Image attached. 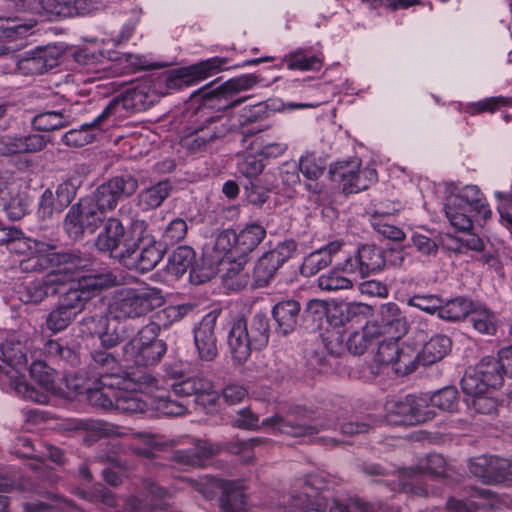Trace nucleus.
Wrapping results in <instances>:
<instances>
[{
  "label": "nucleus",
  "instance_id": "43",
  "mask_svg": "<svg viewBox=\"0 0 512 512\" xmlns=\"http://www.w3.org/2000/svg\"><path fill=\"white\" fill-rule=\"evenodd\" d=\"M247 497L237 486L228 484L220 498V512H247Z\"/></svg>",
  "mask_w": 512,
  "mask_h": 512
},
{
  "label": "nucleus",
  "instance_id": "12",
  "mask_svg": "<svg viewBox=\"0 0 512 512\" xmlns=\"http://www.w3.org/2000/svg\"><path fill=\"white\" fill-rule=\"evenodd\" d=\"M296 252L297 243L293 239H287L264 253L256 262L253 270L255 285L258 287L267 286L278 269Z\"/></svg>",
  "mask_w": 512,
  "mask_h": 512
},
{
  "label": "nucleus",
  "instance_id": "36",
  "mask_svg": "<svg viewBox=\"0 0 512 512\" xmlns=\"http://www.w3.org/2000/svg\"><path fill=\"white\" fill-rule=\"evenodd\" d=\"M244 258L227 260L221 263V272L224 285L231 290H240L250 281L249 271L245 269Z\"/></svg>",
  "mask_w": 512,
  "mask_h": 512
},
{
  "label": "nucleus",
  "instance_id": "23",
  "mask_svg": "<svg viewBox=\"0 0 512 512\" xmlns=\"http://www.w3.org/2000/svg\"><path fill=\"white\" fill-rule=\"evenodd\" d=\"M62 55L56 46L39 48L15 62L17 69L25 75H39L56 67Z\"/></svg>",
  "mask_w": 512,
  "mask_h": 512
},
{
  "label": "nucleus",
  "instance_id": "4",
  "mask_svg": "<svg viewBox=\"0 0 512 512\" xmlns=\"http://www.w3.org/2000/svg\"><path fill=\"white\" fill-rule=\"evenodd\" d=\"M164 302V295L159 288H125L116 292L109 311L115 319H136L161 307Z\"/></svg>",
  "mask_w": 512,
  "mask_h": 512
},
{
  "label": "nucleus",
  "instance_id": "34",
  "mask_svg": "<svg viewBox=\"0 0 512 512\" xmlns=\"http://www.w3.org/2000/svg\"><path fill=\"white\" fill-rule=\"evenodd\" d=\"M380 330L376 324L368 323L361 330L352 332L346 340V348L353 355L364 354L370 346L379 342Z\"/></svg>",
  "mask_w": 512,
  "mask_h": 512
},
{
  "label": "nucleus",
  "instance_id": "41",
  "mask_svg": "<svg viewBox=\"0 0 512 512\" xmlns=\"http://www.w3.org/2000/svg\"><path fill=\"white\" fill-rule=\"evenodd\" d=\"M451 340L445 335H436L420 350L421 364L431 365L441 360L451 349Z\"/></svg>",
  "mask_w": 512,
  "mask_h": 512
},
{
  "label": "nucleus",
  "instance_id": "50",
  "mask_svg": "<svg viewBox=\"0 0 512 512\" xmlns=\"http://www.w3.org/2000/svg\"><path fill=\"white\" fill-rule=\"evenodd\" d=\"M473 303L465 298H455L440 304L439 317L448 321H460L469 316L472 311Z\"/></svg>",
  "mask_w": 512,
  "mask_h": 512
},
{
  "label": "nucleus",
  "instance_id": "37",
  "mask_svg": "<svg viewBox=\"0 0 512 512\" xmlns=\"http://www.w3.org/2000/svg\"><path fill=\"white\" fill-rule=\"evenodd\" d=\"M39 4L50 15L72 17L89 11L87 0H39Z\"/></svg>",
  "mask_w": 512,
  "mask_h": 512
},
{
  "label": "nucleus",
  "instance_id": "28",
  "mask_svg": "<svg viewBox=\"0 0 512 512\" xmlns=\"http://www.w3.org/2000/svg\"><path fill=\"white\" fill-rule=\"evenodd\" d=\"M29 207V198L26 192L21 191L18 186L7 185L0 188V210L10 220L23 218Z\"/></svg>",
  "mask_w": 512,
  "mask_h": 512
},
{
  "label": "nucleus",
  "instance_id": "52",
  "mask_svg": "<svg viewBox=\"0 0 512 512\" xmlns=\"http://www.w3.org/2000/svg\"><path fill=\"white\" fill-rule=\"evenodd\" d=\"M287 64L289 70H318L321 67V60L313 55L308 56L306 50L296 49L286 55L283 60Z\"/></svg>",
  "mask_w": 512,
  "mask_h": 512
},
{
  "label": "nucleus",
  "instance_id": "26",
  "mask_svg": "<svg viewBox=\"0 0 512 512\" xmlns=\"http://www.w3.org/2000/svg\"><path fill=\"white\" fill-rule=\"evenodd\" d=\"M302 492L297 494L296 492L292 495V502L289 507H286L284 512H325L323 503L318 498V489L313 487L311 481L303 482L301 486ZM330 512H348L345 505L334 503L330 507Z\"/></svg>",
  "mask_w": 512,
  "mask_h": 512
},
{
  "label": "nucleus",
  "instance_id": "11",
  "mask_svg": "<svg viewBox=\"0 0 512 512\" xmlns=\"http://www.w3.org/2000/svg\"><path fill=\"white\" fill-rule=\"evenodd\" d=\"M334 182L341 184L345 194L359 193L366 190L377 179L374 169L361 168L360 160L342 161L330 169Z\"/></svg>",
  "mask_w": 512,
  "mask_h": 512
},
{
  "label": "nucleus",
  "instance_id": "13",
  "mask_svg": "<svg viewBox=\"0 0 512 512\" xmlns=\"http://www.w3.org/2000/svg\"><path fill=\"white\" fill-rule=\"evenodd\" d=\"M386 264L384 251L370 244L362 245L357 251L339 263V269L347 274L366 278L381 271Z\"/></svg>",
  "mask_w": 512,
  "mask_h": 512
},
{
  "label": "nucleus",
  "instance_id": "1",
  "mask_svg": "<svg viewBox=\"0 0 512 512\" xmlns=\"http://www.w3.org/2000/svg\"><path fill=\"white\" fill-rule=\"evenodd\" d=\"M0 376L18 395L24 399L45 404L49 401L47 392L62 393L63 387L56 382L57 373L43 361H35L29 371L31 377L45 390L41 391L29 385L24 376L27 370V358L21 345L5 342L0 346Z\"/></svg>",
  "mask_w": 512,
  "mask_h": 512
},
{
  "label": "nucleus",
  "instance_id": "8",
  "mask_svg": "<svg viewBox=\"0 0 512 512\" xmlns=\"http://www.w3.org/2000/svg\"><path fill=\"white\" fill-rule=\"evenodd\" d=\"M305 410L289 411L285 416L275 415L263 420L262 425L271 427L274 431L293 437H303L317 434L326 429H335L337 423L333 420L319 422L313 420Z\"/></svg>",
  "mask_w": 512,
  "mask_h": 512
},
{
  "label": "nucleus",
  "instance_id": "35",
  "mask_svg": "<svg viewBox=\"0 0 512 512\" xmlns=\"http://www.w3.org/2000/svg\"><path fill=\"white\" fill-rule=\"evenodd\" d=\"M55 245L48 243V248L42 252H32L26 255L19 263V269L22 272H42L54 267L59 263L61 253L55 252Z\"/></svg>",
  "mask_w": 512,
  "mask_h": 512
},
{
  "label": "nucleus",
  "instance_id": "17",
  "mask_svg": "<svg viewBox=\"0 0 512 512\" xmlns=\"http://www.w3.org/2000/svg\"><path fill=\"white\" fill-rule=\"evenodd\" d=\"M59 258V263L42 278L49 296L57 294L65 284L76 282V273L85 266L84 260L75 254L61 253Z\"/></svg>",
  "mask_w": 512,
  "mask_h": 512
},
{
  "label": "nucleus",
  "instance_id": "20",
  "mask_svg": "<svg viewBox=\"0 0 512 512\" xmlns=\"http://www.w3.org/2000/svg\"><path fill=\"white\" fill-rule=\"evenodd\" d=\"M217 318L218 315L215 312L206 314L193 331L198 355L204 361H212L218 355L215 333Z\"/></svg>",
  "mask_w": 512,
  "mask_h": 512
},
{
  "label": "nucleus",
  "instance_id": "25",
  "mask_svg": "<svg viewBox=\"0 0 512 512\" xmlns=\"http://www.w3.org/2000/svg\"><path fill=\"white\" fill-rule=\"evenodd\" d=\"M121 379L118 376L101 375L94 378L87 392V400L103 409L114 408Z\"/></svg>",
  "mask_w": 512,
  "mask_h": 512
},
{
  "label": "nucleus",
  "instance_id": "21",
  "mask_svg": "<svg viewBox=\"0 0 512 512\" xmlns=\"http://www.w3.org/2000/svg\"><path fill=\"white\" fill-rule=\"evenodd\" d=\"M33 27V23L23 22L18 17L0 16V56L13 55L18 51V41L26 38Z\"/></svg>",
  "mask_w": 512,
  "mask_h": 512
},
{
  "label": "nucleus",
  "instance_id": "60",
  "mask_svg": "<svg viewBox=\"0 0 512 512\" xmlns=\"http://www.w3.org/2000/svg\"><path fill=\"white\" fill-rule=\"evenodd\" d=\"M390 218V214L379 212L376 210L372 214V226L378 233L382 234L384 237L388 239L394 241L403 240L405 238L404 232L400 228L386 221L389 220Z\"/></svg>",
  "mask_w": 512,
  "mask_h": 512
},
{
  "label": "nucleus",
  "instance_id": "55",
  "mask_svg": "<svg viewBox=\"0 0 512 512\" xmlns=\"http://www.w3.org/2000/svg\"><path fill=\"white\" fill-rule=\"evenodd\" d=\"M114 408L126 413H142L146 411L147 404L137 392L119 387Z\"/></svg>",
  "mask_w": 512,
  "mask_h": 512
},
{
  "label": "nucleus",
  "instance_id": "38",
  "mask_svg": "<svg viewBox=\"0 0 512 512\" xmlns=\"http://www.w3.org/2000/svg\"><path fill=\"white\" fill-rule=\"evenodd\" d=\"M171 185L167 181H160L157 184L143 189L137 196L138 206L143 211L158 208L171 192Z\"/></svg>",
  "mask_w": 512,
  "mask_h": 512
},
{
  "label": "nucleus",
  "instance_id": "33",
  "mask_svg": "<svg viewBox=\"0 0 512 512\" xmlns=\"http://www.w3.org/2000/svg\"><path fill=\"white\" fill-rule=\"evenodd\" d=\"M326 163L320 157L313 153H307L299 159V171L309 181L306 188L315 194H319L323 190V185L317 180L323 175Z\"/></svg>",
  "mask_w": 512,
  "mask_h": 512
},
{
  "label": "nucleus",
  "instance_id": "29",
  "mask_svg": "<svg viewBox=\"0 0 512 512\" xmlns=\"http://www.w3.org/2000/svg\"><path fill=\"white\" fill-rule=\"evenodd\" d=\"M343 242L332 241L326 246L311 252L304 258L300 267L301 274L306 277L317 274L320 270L328 267L332 263L334 255L342 248Z\"/></svg>",
  "mask_w": 512,
  "mask_h": 512
},
{
  "label": "nucleus",
  "instance_id": "9",
  "mask_svg": "<svg viewBox=\"0 0 512 512\" xmlns=\"http://www.w3.org/2000/svg\"><path fill=\"white\" fill-rule=\"evenodd\" d=\"M137 189V178L128 173L120 174L98 186L89 199L106 213L114 210L121 199L132 196Z\"/></svg>",
  "mask_w": 512,
  "mask_h": 512
},
{
  "label": "nucleus",
  "instance_id": "32",
  "mask_svg": "<svg viewBox=\"0 0 512 512\" xmlns=\"http://www.w3.org/2000/svg\"><path fill=\"white\" fill-rule=\"evenodd\" d=\"M300 311V304L295 300L281 301L274 306L272 314L283 335H288L297 329Z\"/></svg>",
  "mask_w": 512,
  "mask_h": 512
},
{
  "label": "nucleus",
  "instance_id": "2",
  "mask_svg": "<svg viewBox=\"0 0 512 512\" xmlns=\"http://www.w3.org/2000/svg\"><path fill=\"white\" fill-rule=\"evenodd\" d=\"M269 336V318L263 313H256L250 320L234 319L227 340L232 358L238 363L245 362L252 350H261L268 344Z\"/></svg>",
  "mask_w": 512,
  "mask_h": 512
},
{
  "label": "nucleus",
  "instance_id": "63",
  "mask_svg": "<svg viewBox=\"0 0 512 512\" xmlns=\"http://www.w3.org/2000/svg\"><path fill=\"white\" fill-rule=\"evenodd\" d=\"M102 122L96 124V119L90 124L82 125L81 129H73L67 132L62 140L67 146L83 147L91 143L94 139L93 134L89 132L90 128L98 127Z\"/></svg>",
  "mask_w": 512,
  "mask_h": 512
},
{
  "label": "nucleus",
  "instance_id": "19",
  "mask_svg": "<svg viewBox=\"0 0 512 512\" xmlns=\"http://www.w3.org/2000/svg\"><path fill=\"white\" fill-rule=\"evenodd\" d=\"M125 229L117 218H108L104 222L103 230L97 236L95 246L101 252L108 253L111 257L122 261L125 255L124 241Z\"/></svg>",
  "mask_w": 512,
  "mask_h": 512
},
{
  "label": "nucleus",
  "instance_id": "14",
  "mask_svg": "<svg viewBox=\"0 0 512 512\" xmlns=\"http://www.w3.org/2000/svg\"><path fill=\"white\" fill-rule=\"evenodd\" d=\"M429 474L433 477H446L447 466L445 459L440 454H429L420 459L415 467L402 469L400 473L402 489L419 496H426L427 489L416 484L418 476Z\"/></svg>",
  "mask_w": 512,
  "mask_h": 512
},
{
  "label": "nucleus",
  "instance_id": "3",
  "mask_svg": "<svg viewBox=\"0 0 512 512\" xmlns=\"http://www.w3.org/2000/svg\"><path fill=\"white\" fill-rule=\"evenodd\" d=\"M131 228L136 239L125 244V255L120 263L128 269H135L141 273L149 272L162 260L164 250L148 231L146 221L136 219L132 222Z\"/></svg>",
  "mask_w": 512,
  "mask_h": 512
},
{
  "label": "nucleus",
  "instance_id": "42",
  "mask_svg": "<svg viewBox=\"0 0 512 512\" xmlns=\"http://www.w3.org/2000/svg\"><path fill=\"white\" fill-rule=\"evenodd\" d=\"M412 395L400 400L391 399L385 403L386 420L394 425H410Z\"/></svg>",
  "mask_w": 512,
  "mask_h": 512
},
{
  "label": "nucleus",
  "instance_id": "51",
  "mask_svg": "<svg viewBox=\"0 0 512 512\" xmlns=\"http://www.w3.org/2000/svg\"><path fill=\"white\" fill-rule=\"evenodd\" d=\"M87 221V216L83 208L79 207L78 202L68 211L64 220V229L71 238L79 239L85 232H87Z\"/></svg>",
  "mask_w": 512,
  "mask_h": 512
},
{
  "label": "nucleus",
  "instance_id": "59",
  "mask_svg": "<svg viewBox=\"0 0 512 512\" xmlns=\"http://www.w3.org/2000/svg\"><path fill=\"white\" fill-rule=\"evenodd\" d=\"M461 385L463 392L471 397L479 394H490L493 391L484 377L480 376L476 367L472 372L464 375Z\"/></svg>",
  "mask_w": 512,
  "mask_h": 512
},
{
  "label": "nucleus",
  "instance_id": "10",
  "mask_svg": "<svg viewBox=\"0 0 512 512\" xmlns=\"http://www.w3.org/2000/svg\"><path fill=\"white\" fill-rule=\"evenodd\" d=\"M158 95L147 84H140L123 92L120 96L113 98L104 108L102 113L96 117V124L103 122L110 115L115 113L141 112L154 105Z\"/></svg>",
  "mask_w": 512,
  "mask_h": 512
},
{
  "label": "nucleus",
  "instance_id": "64",
  "mask_svg": "<svg viewBox=\"0 0 512 512\" xmlns=\"http://www.w3.org/2000/svg\"><path fill=\"white\" fill-rule=\"evenodd\" d=\"M187 231V222L182 218H175L165 227L162 240L166 245H174L185 238Z\"/></svg>",
  "mask_w": 512,
  "mask_h": 512
},
{
  "label": "nucleus",
  "instance_id": "16",
  "mask_svg": "<svg viewBox=\"0 0 512 512\" xmlns=\"http://www.w3.org/2000/svg\"><path fill=\"white\" fill-rule=\"evenodd\" d=\"M167 388H170L175 396L197 398L206 396L209 404H215L219 395L214 390L213 383L202 376L185 378L181 372H172L165 380Z\"/></svg>",
  "mask_w": 512,
  "mask_h": 512
},
{
  "label": "nucleus",
  "instance_id": "46",
  "mask_svg": "<svg viewBox=\"0 0 512 512\" xmlns=\"http://www.w3.org/2000/svg\"><path fill=\"white\" fill-rule=\"evenodd\" d=\"M191 308L188 305H171L153 315L152 321L146 326H155V334H159L161 327L167 328L172 323L180 321Z\"/></svg>",
  "mask_w": 512,
  "mask_h": 512
},
{
  "label": "nucleus",
  "instance_id": "5",
  "mask_svg": "<svg viewBox=\"0 0 512 512\" xmlns=\"http://www.w3.org/2000/svg\"><path fill=\"white\" fill-rule=\"evenodd\" d=\"M472 212L482 214L484 217L491 213L477 186L467 185L447 198L445 214L450 224L456 229L466 231L472 228Z\"/></svg>",
  "mask_w": 512,
  "mask_h": 512
},
{
  "label": "nucleus",
  "instance_id": "56",
  "mask_svg": "<svg viewBox=\"0 0 512 512\" xmlns=\"http://www.w3.org/2000/svg\"><path fill=\"white\" fill-rule=\"evenodd\" d=\"M470 321L476 331L481 334L493 335L496 331L495 316L484 306L472 307Z\"/></svg>",
  "mask_w": 512,
  "mask_h": 512
},
{
  "label": "nucleus",
  "instance_id": "53",
  "mask_svg": "<svg viewBox=\"0 0 512 512\" xmlns=\"http://www.w3.org/2000/svg\"><path fill=\"white\" fill-rule=\"evenodd\" d=\"M91 356L93 378H101V375L116 376L114 371L118 369V361L112 353L98 350L94 351Z\"/></svg>",
  "mask_w": 512,
  "mask_h": 512
},
{
  "label": "nucleus",
  "instance_id": "44",
  "mask_svg": "<svg viewBox=\"0 0 512 512\" xmlns=\"http://www.w3.org/2000/svg\"><path fill=\"white\" fill-rule=\"evenodd\" d=\"M481 377L488 382L493 390L500 388L504 383L503 365L499 363L495 356L484 357L476 366Z\"/></svg>",
  "mask_w": 512,
  "mask_h": 512
},
{
  "label": "nucleus",
  "instance_id": "45",
  "mask_svg": "<svg viewBox=\"0 0 512 512\" xmlns=\"http://www.w3.org/2000/svg\"><path fill=\"white\" fill-rule=\"evenodd\" d=\"M265 229L258 224L247 225L237 237V253L246 254L253 251L265 238Z\"/></svg>",
  "mask_w": 512,
  "mask_h": 512
},
{
  "label": "nucleus",
  "instance_id": "54",
  "mask_svg": "<svg viewBox=\"0 0 512 512\" xmlns=\"http://www.w3.org/2000/svg\"><path fill=\"white\" fill-rule=\"evenodd\" d=\"M511 473V462L508 459L489 457V468L486 475L487 484L506 483L508 485L509 480L512 479Z\"/></svg>",
  "mask_w": 512,
  "mask_h": 512
},
{
  "label": "nucleus",
  "instance_id": "6",
  "mask_svg": "<svg viewBox=\"0 0 512 512\" xmlns=\"http://www.w3.org/2000/svg\"><path fill=\"white\" fill-rule=\"evenodd\" d=\"M116 284L117 277L111 272L88 274L72 282L67 291L60 296L59 303L77 316L94 296Z\"/></svg>",
  "mask_w": 512,
  "mask_h": 512
},
{
  "label": "nucleus",
  "instance_id": "39",
  "mask_svg": "<svg viewBox=\"0 0 512 512\" xmlns=\"http://www.w3.org/2000/svg\"><path fill=\"white\" fill-rule=\"evenodd\" d=\"M72 114L66 108L59 111H46L37 114L32 121L33 127L38 131H52L70 124Z\"/></svg>",
  "mask_w": 512,
  "mask_h": 512
},
{
  "label": "nucleus",
  "instance_id": "18",
  "mask_svg": "<svg viewBox=\"0 0 512 512\" xmlns=\"http://www.w3.org/2000/svg\"><path fill=\"white\" fill-rule=\"evenodd\" d=\"M195 251L188 246L176 248L169 256L167 272L176 277H180L188 270L190 271V281L193 284H201L210 279V273L204 271L195 264Z\"/></svg>",
  "mask_w": 512,
  "mask_h": 512
},
{
  "label": "nucleus",
  "instance_id": "61",
  "mask_svg": "<svg viewBox=\"0 0 512 512\" xmlns=\"http://www.w3.org/2000/svg\"><path fill=\"white\" fill-rule=\"evenodd\" d=\"M75 317L73 312L58 302L57 307L49 313L46 324L49 330L56 333L66 329Z\"/></svg>",
  "mask_w": 512,
  "mask_h": 512
},
{
  "label": "nucleus",
  "instance_id": "27",
  "mask_svg": "<svg viewBox=\"0 0 512 512\" xmlns=\"http://www.w3.org/2000/svg\"><path fill=\"white\" fill-rule=\"evenodd\" d=\"M46 146L42 135H1L0 156H13L22 153H34L41 151Z\"/></svg>",
  "mask_w": 512,
  "mask_h": 512
},
{
  "label": "nucleus",
  "instance_id": "40",
  "mask_svg": "<svg viewBox=\"0 0 512 512\" xmlns=\"http://www.w3.org/2000/svg\"><path fill=\"white\" fill-rule=\"evenodd\" d=\"M421 363V354L414 345L403 343L399 346V353L392 366L394 372L400 376H405L416 370L417 365Z\"/></svg>",
  "mask_w": 512,
  "mask_h": 512
},
{
  "label": "nucleus",
  "instance_id": "31",
  "mask_svg": "<svg viewBox=\"0 0 512 512\" xmlns=\"http://www.w3.org/2000/svg\"><path fill=\"white\" fill-rule=\"evenodd\" d=\"M380 322L385 332L394 338H401L409 329L406 316L396 303L389 302L380 306Z\"/></svg>",
  "mask_w": 512,
  "mask_h": 512
},
{
  "label": "nucleus",
  "instance_id": "49",
  "mask_svg": "<svg viewBox=\"0 0 512 512\" xmlns=\"http://www.w3.org/2000/svg\"><path fill=\"white\" fill-rule=\"evenodd\" d=\"M8 250L19 255H30L32 252H42L48 248V243L25 237L23 232L15 229L13 237L10 238Z\"/></svg>",
  "mask_w": 512,
  "mask_h": 512
},
{
  "label": "nucleus",
  "instance_id": "15",
  "mask_svg": "<svg viewBox=\"0 0 512 512\" xmlns=\"http://www.w3.org/2000/svg\"><path fill=\"white\" fill-rule=\"evenodd\" d=\"M230 129L225 116L210 117L193 132L183 136L180 143L192 152L202 151L214 140L224 137Z\"/></svg>",
  "mask_w": 512,
  "mask_h": 512
},
{
  "label": "nucleus",
  "instance_id": "48",
  "mask_svg": "<svg viewBox=\"0 0 512 512\" xmlns=\"http://www.w3.org/2000/svg\"><path fill=\"white\" fill-rule=\"evenodd\" d=\"M93 379L92 375L85 377L82 372L66 373L62 378V382L58 383L62 385L63 391L62 393H55V395L71 398L75 394H82L84 392L87 394Z\"/></svg>",
  "mask_w": 512,
  "mask_h": 512
},
{
  "label": "nucleus",
  "instance_id": "30",
  "mask_svg": "<svg viewBox=\"0 0 512 512\" xmlns=\"http://www.w3.org/2000/svg\"><path fill=\"white\" fill-rule=\"evenodd\" d=\"M167 491L156 483L146 480L143 483L141 495L133 496L127 501V508L130 512H152L160 509L157 501L164 499Z\"/></svg>",
  "mask_w": 512,
  "mask_h": 512
},
{
  "label": "nucleus",
  "instance_id": "24",
  "mask_svg": "<svg viewBox=\"0 0 512 512\" xmlns=\"http://www.w3.org/2000/svg\"><path fill=\"white\" fill-rule=\"evenodd\" d=\"M219 451L217 444L196 440L189 448L173 451L169 459L181 467H204L206 460L217 455Z\"/></svg>",
  "mask_w": 512,
  "mask_h": 512
},
{
  "label": "nucleus",
  "instance_id": "47",
  "mask_svg": "<svg viewBox=\"0 0 512 512\" xmlns=\"http://www.w3.org/2000/svg\"><path fill=\"white\" fill-rule=\"evenodd\" d=\"M86 424L81 432L84 433L83 442L86 445H92L102 437L120 436L118 428L110 423L86 419Z\"/></svg>",
  "mask_w": 512,
  "mask_h": 512
},
{
  "label": "nucleus",
  "instance_id": "7",
  "mask_svg": "<svg viewBox=\"0 0 512 512\" xmlns=\"http://www.w3.org/2000/svg\"><path fill=\"white\" fill-rule=\"evenodd\" d=\"M155 326H143L138 333L123 347L126 362L136 366L157 364L167 351L166 343L158 339Z\"/></svg>",
  "mask_w": 512,
  "mask_h": 512
},
{
  "label": "nucleus",
  "instance_id": "22",
  "mask_svg": "<svg viewBox=\"0 0 512 512\" xmlns=\"http://www.w3.org/2000/svg\"><path fill=\"white\" fill-rule=\"evenodd\" d=\"M227 62V58L213 57L190 67L180 69L175 72L174 76L169 78L168 86H189L193 82L203 80L213 73L223 70Z\"/></svg>",
  "mask_w": 512,
  "mask_h": 512
},
{
  "label": "nucleus",
  "instance_id": "58",
  "mask_svg": "<svg viewBox=\"0 0 512 512\" xmlns=\"http://www.w3.org/2000/svg\"><path fill=\"white\" fill-rule=\"evenodd\" d=\"M339 264L335 269L322 274L318 278V287L321 290L328 292H335L339 290H348L353 287V282L348 278L339 273Z\"/></svg>",
  "mask_w": 512,
  "mask_h": 512
},
{
  "label": "nucleus",
  "instance_id": "62",
  "mask_svg": "<svg viewBox=\"0 0 512 512\" xmlns=\"http://www.w3.org/2000/svg\"><path fill=\"white\" fill-rule=\"evenodd\" d=\"M259 82L257 75L245 74L226 81L219 87V92L223 95L238 93L253 88Z\"/></svg>",
  "mask_w": 512,
  "mask_h": 512
},
{
  "label": "nucleus",
  "instance_id": "57",
  "mask_svg": "<svg viewBox=\"0 0 512 512\" xmlns=\"http://www.w3.org/2000/svg\"><path fill=\"white\" fill-rule=\"evenodd\" d=\"M430 403L432 407L448 413H454L458 410L459 393L455 387H445L431 396Z\"/></svg>",
  "mask_w": 512,
  "mask_h": 512
}]
</instances>
